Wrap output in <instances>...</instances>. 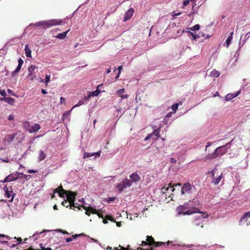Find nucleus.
I'll use <instances>...</instances> for the list:
<instances>
[{"label": "nucleus", "instance_id": "nucleus-1", "mask_svg": "<svg viewBox=\"0 0 250 250\" xmlns=\"http://www.w3.org/2000/svg\"><path fill=\"white\" fill-rule=\"evenodd\" d=\"M64 23L63 20L61 19H51L47 21H42L35 23L36 26H42L43 29H46Z\"/></svg>", "mask_w": 250, "mask_h": 250}, {"label": "nucleus", "instance_id": "nucleus-2", "mask_svg": "<svg viewBox=\"0 0 250 250\" xmlns=\"http://www.w3.org/2000/svg\"><path fill=\"white\" fill-rule=\"evenodd\" d=\"M227 151V149L225 147V146H222L218 147L216 148L214 152L212 153L208 154L205 158L206 160H212L215 159L218 157H220L221 156L225 154Z\"/></svg>", "mask_w": 250, "mask_h": 250}, {"label": "nucleus", "instance_id": "nucleus-3", "mask_svg": "<svg viewBox=\"0 0 250 250\" xmlns=\"http://www.w3.org/2000/svg\"><path fill=\"white\" fill-rule=\"evenodd\" d=\"M210 174L211 183L214 185H218L222 179V173L217 168H214L210 172Z\"/></svg>", "mask_w": 250, "mask_h": 250}, {"label": "nucleus", "instance_id": "nucleus-4", "mask_svg": "<svg viewBox=\"0 0 250 250\" xmlns=\"http://www.w3.org/2000/svg\"><path fill=\"white\" fill-rule=\"evenodd\" d=\"M38 67L34 65H30L28 69V75L27 78L30 81H34L36 79L37 76V73L38 71L37 70Z\"/></svg>", "mask_w": 250, "mask_h": 250}, {"label": "nucleus", "instance_id": "nucleus-5", "mask_svg": "<svg viewBox=\"0 0 250 250\" xmlns=\"http://www.w3.org/2000/svg\"><path fill=\"white\" fill-rule=\"evenodd\" d=\"M132 185V182L128 179L123 180L120 183L118 184L116 188L120 192L122 191L125 188L130 187Z\"/></svg>", "mask_w": 250, "mask_h": 250}, {"label": "nucleus", "instance_id": "nucleus-6", "mask_svg": "<svg viewBox=\"0 0 250 250\" xmlns=\"http://www.w3.org/2000/svg\"><path fill=\"white\" fill-rule=\"evenodd\" d=\"M239 223L241 225L246 224L247 226L250 225V212L245 213L243 217L241 218Z\"/></svg>", "mask_w": 250, "mask_h": 250}, {"label": "nucleus", "instance_id": "nucleus-7", "mask_svg": "<svg viewBox=\"0 0 250 250\" xmlns=\"http://www.w3.org/2000/svg\"><path fill=\"white\" fill-rule=\"evenodd\" d=\"M66 193L67 200L71 203H72L73 206H74V202L76 200L77 193L69 190H67V192Z\"/></svg>", "mask_w": 250, "mask_h": 250}, {"label": "nucleus", "instance_id": "nucleus-8", "mask_svg": "<svg viewBox=\"0 0 250 250\" xmlns=\"http://www.w3.org/2000/svg\"><path fill=\"white\" fill-rule=\"evenodd\" d=\"M146 241L147 242L149 246L154 245L155 247H159L164 244L163 242H155L154 238L151 236H147Z\"/></svg>", "mask_w": 250, "mask_h": 250}, {"label": "nucleus", "instance_id": "nucleus-9", "mask_svg": "<svg viewBox=\"0 0 250 250\" xmlns=\"http://www.w3.org/2000/svg\"><path fill=\"white\" fill-rule=\"evenodd\" d=\"M17 133L14 134H9L7 135L3 140V143L4 146H8L11 144V143L14 140L15 137H16Z\"/></svg>", "mask_w": 250, "mask_h": 250}, {"label": "nucleus", "instance_id": "nucleus-10", "mask_svg": "<svg viewBox=\"0 0 250 250\" xmlns=\"http://www.w3.org/2000/svg\"><path fill=\"white\" fill-rule=\"evenodd\" d=\"M192 186L189 183L184 184L181 189V193L185 194L186 193H190L191 192Z\"/></svg>", "mask_w": 250, "mask_h": 250}, {"label": "nucleus", "instance_id": "nucleus-11", "mask_svg": "<svg viewBox=\"0 0 250 250\" xmlns=\"http://www.w3.org/2000/svg\"><path fill=\"white\" fill-rule=\"evenodd\" d=\"M26 125L29 127L27 130L30 133L37 132L41 128L40 125L38 124H35L34 125L30 126L28 123H25L24 126Z\"/></svg>", "mask_w": 250, "mask_h": 250}, {"label": "nucleus", "instance_id": "nucleus-12", "mask_svg": "<svg viewBox=\"0 0 250 250\" xmlns=\"http://www.w3.org/2000/svg\"><path fill=\"white\" fill-rule=\"evenodd\" d=\"M134 10L133 8H129L125 14V18L124 21H126L129 20L133 16Z\"/></svg>", "mask_w": 250, "mask_h": 250}, {"label": "nucleus", "instance_id": "nucleus-13", "mask_svg": "<svg viewBox=\"0 0 250 250\" xmlns=\"http://www.w3.org/2000/svg\"><path fill=\"white\" fill-rule=\"evenodd\" d=\"M83 208L85 210V214L88 216H90L91 213L94 214L97 213V210L92 207L83 206Z\"/></svg>", "mask_w": 250, "mask_h": 250}, {"label": "nucleus", "instance_id": "nucleus-14", "mask_svg": "<svg viewBox=\"0 0 250 250\" xmlns=\"http://www.w3.org/2000/svg\"><path fill=\"white\" fill-rule=\"evenodd\" d=\"M18 178V176L17 175V174H10L8 175L3 180V182L6 183L15 181Z\"/></svg>", "mask_w": 250, "mask_h": 250}, {"label": "nucleus", "instance_id": "nucleus-15", "mask_svg": "<svg viewBox=\"0 0 250 250\" xmlns=\"http://www.w3.org/2000/svg\"><path fill=\"white\" fill-rule=\"evenodd\" d=\"M4 190L5 191V196L9 199L10 197L11 199L9 200V202H12L14 198V195H12V193H13L12 191H9L8 190V188L7 187H5L4 188Z\"/></svg>", "mask_w": 250, "mask_h": 250}, {"label": "nucleus", "instance_id": "nucleus-16", "mask_svg": "<svg viewBox=\"0 0 250 250\" xmlns=\"http://www.w3.org/2000/svg\"><path fill=\"white\" fill-rule=\"evenodd\" d=\"M131 182L136 183L140 180V177L137 172L133 173L129 176Z\"/></svg>", "mask_w": 250, "mask_h": 250}, {"label": "nucleus", "instance_id": "nucleus-17", "mask_svg": "<svg viewBox=\"0 0 250 250\" xmlns=\"http://www.w3.org/2000/svg\"><path fill=\"white\" fill-rule=\"evenodd\" d=\"M11 239V238L8 235L0 234V242L1 243H5L7 244H8V240H9Z\"/></svg>", "mask_w": 250, "mask_h": 250}, {"label": "nucleus", "instance_id": "nucleus-18", "mask_svg": "<svg viewBox=\"0 0 250 250\" xmlns=\"http://www.w3.org/2000/svg\"><path fill=\"white\" fill-rule=\"evenodd\" d=\"M70 31V29L68 30L67 31L64 32L63 33H59L57 35H53V36L56 38L60 39V40H63L66 38L67 34L68 33V32Z\"/></svg>", "mask_w": 250, "mask_h": 250}, {"label": "nucleus", "instance_id": "nucleus-19", "mask_svg": "<svg viewBox=\"0 0 250 250\" xmlns=\"http://www.w3.org/2000/svg\"><path fill=\"white\" fill-rule=\"evenodd\" d=\"M240 93V91L239 90V91L236 92L235 93L228 94L226 96L225 100H226V101H229V100H231L232 99L237 97L238 95H239Z\"/></svg>", "mask_w": 250, "mask_h": 250}, {"label": "nucleus", "instance_id": "nucleus-20", "mask_svg": "<svg viewBox=\"0 0 250 250\" xmlns=\"http://www.w3.org/2000/svg\"><path fill=\"white\" fill-rule=\"evenodd\" d=\"M0 100L2 101H4L6 103H7L11 105L14 104L15 102V99L11 97L1 98H0Z\"/></svg>", "mask_w": 250, "mask_h": 250}, {"label": "nucleus", "instance_id": "nucleus-21", "mask_svg": "<svg viewBox=\"0 0 250 250\" xmlns=\"http://www.w3.org/2000/svg\"><path fill=\"white\" fill-rule=\"evenodd\" d=\"M100 93V91H98V89H97L95 91H94L93 92H90L89 95H88V96L87 97H84V99L85 100H88L91 97H95V96H97Z\"/></svg>", "mask_w": 250, "mask_h": 250}, {"label": "nucleus", "instance_id": "nucleus-22", "mask_svg": "<svg viewBox=\"0 0 250 250\" xmlns=\"http://www.w3.org/2000/svg\"><path fill=\"white\" fill-rule=\"evenodd\" d=\"M25 53L26 57L31 58V50L29 48L28 44H26L25 46Z\"/></svg>", "mask_w": 250, "mask_h": 250}, {"label": "nucleus", "instance_id": "nucleus-23", "mask_svg": "<svg viewBox=\"0 0 250 250\" xmlns=\"http://www.w3.org/2000/svg\"><path fill=\"white\" fill-rule=\"evenodd\" d=\"M45 157H46L45 153L43 151L41 150L40 151L39 155V156H38V160H39V161H42L43 159H45Z\"/></svg>", "mask_w": 250, "mask_h": 250}, {"label": "nucleus", "instance_id": "nucleus-24", "mask_svg": "<svg viewBox=\"0 0 250 250\" xmlns=\"http://www.w3.org/2000/svg\"><path fill=\"white\" fill-rule=\"evenodd\" d=\"M195 212H199L198 211V209L196 208H194L193 209V211H191V210H188V211H186L185 212H183V214L184 215H190L192 213H195ZM199 213H202V212H199Z\"/></svg>", "mask_w": 250, "mask_h": 250}, {"label": "nucleus", "instance_id": "nucleus-25", "mask_svg": "<svg viewBox=\"0 0 250 250\" xmlns=\"http://www.w3.org/2000/svg\"><path fill=\"white\" fill-rule=\"evenodd\" d=\"M62 205L66 208H68V207H70L71 208L73 206V204L71 203L69 201H68L67 199L64 200L63 202L62 203Z\"/></svg>", "mask_w": 250, "mask_h": 250}, {"label": "nucleus", "instance_id": "nucleus-26", "mask_svg": "<svg viewBox=\"0 0 250 250\" xmlns=\"http://www.w3.org/2000/svg\"><path fill=\"white\" fill-rule=\"evenodd\" d=\"M230 36L228 37V38L227 39L226 41V45H227V47H228L231 43V40L232 39V35L233 34V32H231L230 33Z\"/></svg>", "mask_w": 250, "mask_h": 250}, {"label": "nucleus", "instance_id": "nucleus-27", "mask_svg": "<svg viewBox=\"0 0 250 250\" xmlns=\"http://www.w3.org/2000/svg\"><path fill=\"white\" fill-rule=\"evenodd\" d=\"M168 185L170 186V189H171V192H173L174 190H175V188H174V187H177V186H181V184L180 183H178V184H172V183H169L168 184Z\"/></svg>", "mask_w": 250, "mask_h": 250}, {"label": "nucleus", "instance_id": "nucleus-28", "mask_svg": "<svg viewBox=\"0 0 250 250\" xmlns=\"http://www.w3.org/2000/svg\"><path fill=\"white\" fill-rule=\"evenodd\" d=\"M50 75H46L45 78L44 80H42L41 82L43 83H45L46 84H47L48 83L50 82Z\"/></svg>", "mask_w": 250, "mask_h": 250}, {"label": "nucleus", "instance_id": "nucleus-29", "mask_svg": "<svg viewBox=\"0 0 250 250\" xmlns=\"http://www.w3.org/2000/svg\"><path fill=\"white\" fill-rule=\"evenodd\" d=\"M160 127L155 129L152 132L155 137H156V138H158L160 136Z\"/></svg>", "mask_w": 250, "mask_h": 250}, {"label": "nucleus", "instance_id": "nucleus-30", "mask_svg": "<svg viewBox=\"0 0 250 250\" xmlns=\"http://www.w3.org/2000/svg\"><path fill=\"white\" fill-rule=\"evenodd\" d=\"M154 134L153 133L149 134L147 135V136L145 138V141L148 140L150 139H152L153 140L156 139L157 138H154Z\"/></svg>", "mask_w": 250, "mask_h": 250}, {"label": "nucleus", "instance_id": "nucleus-31", "mask_svg": "<svg viewBox=\"0 0 250 250\" xmlns=\"http://www.w3.org/2000/svg\"><path fill=\"white\" fill-rule=\"evenodd\" d=\"M211 75L212 77H218L220 75V72L215 70H213L211 71Z\"/></svg>", "mask_w": 250, "mask_h": 250}, {"label": "nucleus", "instance_id": "nucleus-32", "mask_svg": "<svg viewBox=\"0 0 250 250\" xmlns=\"http://www.w3.org/2000/svg\"><path fill=\"white\" fill-rule=\"evenodd\" d=\"M94 155V153H89V152H84L83 154V158H87L91 156H93Z\"/></svg>", "mask_w": 250, "mask_h": 250}, {"label": "nucleus", "instance_id": "nucleus-33", "mask_svg": "<svg viewBox=\"0 0 250 250\" xmlns=\"http://www.w3.org/2000/svg\"><path fill=\"white\" fill-rule=\"evenodd\" d=\"M189 34L192 37L193 39L196 40V39L200 38V34H195L191 32H189Z\"/></svg>", "mask_w": 250, "mask_h": 250}, {"label": "nucleus", "instance_id": "nucleus-34", "mask_svg": "<svg viewBox=\"0 0 250 250\" xmlns=\"http://www.w3.org/2000/svg\"><path fill=\"white\" fill-rule=\"evenodd\" d=\"M199 29H200V25H199V24H196L189 28L190 30L193 31L198 30Z\"/></svg>", "mask_w": 250, "mask_h": 250}, {"label": "nucleus", "instance_id": "nucleus-35", "mask_svg": "<svg viewBox=\"0 0 250 250\" xmlns=\"http://www.w3.org/2000/svg\"><path fill=\"white\" fill-rule=\"evenodd\" d=\"M169 189H170V187L169 185L167 187H164L161 188V192L163 193H166Z\"/></svg>", "mask_w": 250, "mask_h": 250}, {"label": "nucleus", "instance_id": "nucleus-36", "mask_svg": "<svg viewBox=\"0 0 250 250\" xmlns=\"http://www.w3.org/2000/svg\"><path fill=\"white\" fill-rule=\"evenodd\" d=\"M178 103L174 104L171 106V109L174 112H175L176 111L177 109H178Z\"/></svg>", "mask_w": 250, "mask_h": 250}, {"label": "nucleus", "instance_id": "nucleus-37", "mask_svg": "<svg viewBox=\"0 0 250 250\" xmlns=\"http://www.w3.org/2000/svg\"><path fill=\"white\" fill-rule=\"evenodd\" d=\"M21 66L18 65L16 69L13 72L12 75H14L15 74L18 73L21 69Z\"/></svg>", "mask_w": 250, "mask_h": 250}, {"label": "nucleus", "instance_id": "nucleus-38", "mask_svg": "<svg viewBox=\"0 0 250 250\" xmlns=\"http://www.w3.org/2000/svg\"><path fill=\"white\" fill-rule=\"evenodd\" d=\"M58 188L59 189L60 191H62L63 193L67 192V190H64L61 185H60V186Z\"/></svg>", "mask_w": 250, "mask_h": 250}, {"label": "nucleus", "instance_id": "nucleus-39", "mask_svg": "<svg viewBox=\"0 0 250 250\" xmlns=\"http://www.w3.org/2000/svg\"><path fill=\"white\" fill-rule=\"evenodd\" d=\"M7 245L10 247V248H14L16 246H17L18 244L17 243H13V244H11V243H8V244H7Z\"/></svg>", "mask_w": 250, "mask_h": 250}, {"label": "nucleus", "instance_id": "nucleus-40", "mask_svg": "<svg viewBox=\"0 0 250 250\" xmlns=\"http://www.w3.org/2000/svg\"><path fill=\"white\" fill-rule=\"evenodd\" d=\"M0 94L1 96H3L4 97H5L6 96V92L4 90H0Z\"/></svg>", "mask_w": 250, "mask_h": 250}, {"label": "nucleus", "instance_id": "nucleus-41", "mask_svg": "<svg viewBox=\"0 0 250 250\" xmlns=\"http://www.w3.org/2000/svg\"><path fill=\"white\" fill-rule=\"evenodd\" d=\"M82 235H84L83 234V233H81V234H75V235H72V238L73 239H76L77 238H78V237L80 236H82Z\"/></svg>", "mask_w": 250, "mask_h": 250}, {"label": "nucleus", "instance_id": "nucleus-42", "mask_svg": "<svg viewBox=\"0 0 250 250\" xmlns=\"http://www.w3.org/2000/svg\"><path fill=\"white\" fill-rule=\"evenodd\" d=\"M96 214H97L99 218L104 219V215L102 213L100 212V211L97 210V213Z\"/></svg>", "mask_w": 250, "mask_h": 250}, {"label": "nucleus", "instance_id": "nucleus-43", "mask_svg": "<svg viewBox=\"0 0 250 250\" xmlns=\"http://www.w3.org/2000/svg\"><path fill=\"white\" fill-rule=\"evenodd\" d=\"M198 34H200V38L201 37H206V38H209V36L208 35L207 37H206V35L205 33L201 32H199Z\"/></svg>", "mask_w": 250, "mask_h": 250}, {"label": "nucleus", "instance_id": "nucleus-44", "mask_svg": "<svg viewBox=\"0 0 250 250\" xmlns=\"http://www.w3.org/2000/svg\"><path fill=\"white\" fill-rule=\"evenodd\" d=\"M67 193H63L62 191H60V192L59 193V195L61 198H63L64 197V195H66Z\"/></svg>", "mask_w": 250, "mask_h": 250}, {"label": "nucleus", "instance_id": "nucleus-45", "mask_svg": "<svg viewBox=\"0 0 250 250\" xmlns=\"http://www.w3.org/2000/svg\"><path fill=\"white\" fill-rule=\"evenodd\" d=\"M152 147V146H149V147H148V148H150ZM153 147H154V146H153ZM152 150H153L154 151H155L156 153L157 152H159V148L157 147V146H155V150L153 149Z\"/></svg>", "mask_w": 250, "mask_h": 250}, {"label": "nucleus", "instance_id": "nucleus-46", "mask_svg": "<svg viewBox=\"0 0 250 250\" xmlns=\"http://www.w3.org/2000/svg\"><path fill=\"white\" fill-rule=\"evenodd\" d=\"M23 63V61L21 58H20L18 60V65L22 66Z\"/></svg>", "mask_w": 250, "mask_h": 250}, {"label": "nucleus", "instance_id": "nucleus-47", "mask_svg": "<svg viewBox=\"0 0 250 250\" xmlns=\"http://www.w3.org/2000/svg\"><path fill=\"white\" fill-rule=\"evenodd\" d=\"M190 1H191L190 0H184L183 2L184 6L188 5Z\"/></svg>", "mask_w": 250, "mask_h": 250}, {"label": "nucleus", "instance_id": "nucleus-48", "mask_svg": "<svg viewBox=\"0 0 250 250\" xmlns=\"http://www.w3.org/2000/svg\"><path fill=\"white\" fill-rule=\"evenodd\" d=\"M83 104V101H79V103H78L77 104H75V105L73 107V108H74V107H77V106H78L81 105Z\"/></svg>", "mask_w": 250, "mask_h": 250}, {"label": "nucleus", "instance_id": "nucleus-49", "mask_svg": "<svg viewBox=\"0 0 250 250\" xmlns=\"http://www.w3.org/2000/svg\"><path fill=\"white\" fill-rule=\"evenodd\" d=\"M14 238L17 240V242H18L17 243L18 244V245L21 243L22 239L21 237L19 238H17L16 237H15Z\"/></svg>", "mask_w": 250, "mask_h": 250}, {"label": "nucleus", "instance_id": "nucleus-50", "mask_svg": "<svg viewBox=\"0 0 250 250\" xmlns=\"http://www.w3.org/2000/svg\"><path fill=\"white\" fill-rule=\"evenodd\" d=\"M124 92H125V89L122 88V89H119L117 91V93L121 94H123Z\"/></svg>", "mask_w": 250, "mask_h": 250}, {"label": "nucleus", "instance_id": "nucleus-51", "mask_svg": "<svg viewBox=\"0 0 250 250\" xmlns=\"http://www.w3.org/2000/svg\"><path fill=\"white\" fill-rule=\"evenodd\" d=\"M212 143L211 142H208L207 143V145L205 148V151L207 150L208 147L212 145Z\"/></svg>", "mask_w": 250, "mask_h": 250}, {"label": "nucleus", "instance_id": "nucleus-52", "mask_svg": "<svg viewBox=\"0 0 250 250\" xmlns=\"http://www.w3.org/2000/svg\"><path fill=\"white\" fill-rule=\"evenodd\" d=\"M115 198V197H109L107 199V202L110 203L113 201H114Z\"/></svg>", "mask_w": 250, "mask_h": 250}, {"label": "nucleus", "instance_id": "nucleus-53", "mask_svg": "<svg viewBox=\"0 0 250 250\" xmlns=\"http://www.w3.org/2000/svg\"><path fill=\"white\" fill-rule=\"evenodd\" d=\"M146 245H148V244L146 241H143L142 242L141 246H146Z\"/></svg>", "mask_w": 250, "mask_h": 250}, {"label": "nucleus", "instance_id": "nucleus-54", "mask_svg": "<svg viewBox=\"0 0 250 250\" xmlns=\"http://www.w3.org/2000/svg\"><path fill=\"white\" fill-rule=\"evenodd\" d=\"M14 116L13 115L10 114V115H9L8 120L11 121V120H14Z\"/></svg>", "mask_w": 250, "mask_h": 250}, {"label": "nucleus", "instance_id": "nucleus-55", "mask_svg": "<svg viewBox=\"0 0 250 250\" xmlns=\"http://www.w3.org/2000/svg\"><path fill=\"white\" fill-rule=\"evenodd\" d=\"M106 218L107 220H109L110 221H113L114 220L113 218L111 216H110V215L106 216Z\"/></svg>", "mask_w": 250, "mask_h": 250}, {"label": "nucleus", "instance_id": "nucleus-56", "mask_svg": "<svg viewBox=\"0 0 250 250\" xmlns=\"http://www.w3.org/2000/svg\"><path fill=\"white\" fill-rule=\"evenodd\" d=\"M122 99H127L128 97V95H123L120 96Z\"/></svg>", "mask_w": 250, "mask_h": 250}, {"label": "nucleus", "instance_id": "nucleus-57", "mask_svg": "<svg viewBox=\"0 0 250 250\" xmlns=\"http://www.w3.org/2000/svg\"><path fill=\"white\" fill-rule=\"evenodd\" d=\"M100 155H101V151H99L97 152H94V155L98 157H99L100 156Z\"/></svg>", "mask_w": 250, "mask_h": 250}, {"label": "nucleus", "instance_id": "nucleus-58", "mask_svg": "<svg viewBox=\"0 0 250 250\" xmlns=\"http://www.w3.org/2000/svg\"><path fill=\"white\" fill-rule=\"evenodd\" d=\"M1 161H2V162H6V163H8L9 162V160H8V158L6 157L4 159H2L1 158L0 159Z\"/></svg>", "mask_w": 250, "mask_h": 250}, {"label": "nucleus", "instance_id": "nucleus-59", "mask_svg": "<svg viewBox=\"0 0 250 250\" xmlns=\"http://www.w3.org/2000/svg\"><path fill=\"white\" fill-rule=\"evenodd\" d=\"M37 171L35 170H33V169H29L28 171H27V172L29 173H36Z\"/></svg>", "mask_w": 250, "mask_h": 250}, {"label": "nucleus", "instance_id": "nucleus-60", "mask_svg": "<svg viewBox=\"0 0 250 250\" xmlns=\"http://www.w3.org/2000/svg\"><path fill=\"white\" fill-rule=\"evenodd\" d=\"M7 92H8L9 94H11V95H13V96H15V94L13 93V92L12 91V90H11V89H8V90H7Z\"/></svg>", "mask_w": 250, "mask_h": 250}, {"label": "nucleus", "instance_id": "nucleus-61", "mask_svg": "<svg viewBox=\"0 0 250 250\" xmlns=\"http://www.w3.org/2000/svg\"><path fill=\"white\" fill-rule=\"evenodd\" d=\"M195 225L196 226H200L201 228H203V224L202 223V222L198 223H195Z\"/></svg>", "mask_w": 250, "mask_h": 250}, {"label": "nucleus", "instance_id": "nucleus-62", "mask_svg": "<svg viewBox=\"0 0 250 250\" xmlns=\"http://www.w3.org/2000/svg\"><path fill=\"white\" fill-rule=\"evenodd\" d=\"M73 240V238L72 237H69V238H67L66 239V242H70L71 241H72Z\"/></svg>", "mask_w": 250, "mask_h": 250}, {"label": "nucleus", "instance_id": "nucleus-63", "mask_svg": "<svg viewBox=\"0 0 250 250\" xmlns=\"http://www.w3.org/2000/svg\"><path fill=\"white\" fill-rule=\"evenodd\" d=\"M170 161L172 163H175L176 162V160L175 158H172L170 159Z\"/></svg>", "mask_w": 250, "mask_h": 250}, {"label": "nucleus", "instance_id": "nucleus-64", "mask_svg": "<svg viewBox=\"0 0 250 250\" xmlns=\"http://www.w3.org/2000/svg\"><path fill=\"white\" fill-rule=\"evenodd\" d=\"M232 141H233V140H232L230 142H229L228 143H227L225 145H224V146H225L226 148V147H229V146L231 145V143L232 142Z\"/></svg>", "mask_w": 250, "mask_h": 250}]
</instances>
